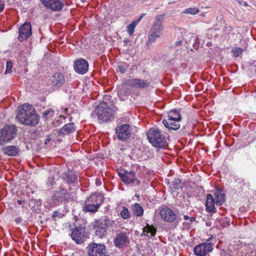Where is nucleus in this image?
I'll use <instances>...</instances> for the list:
<instances>
[{"instance_id": "nucleus-44", "label": "nucleus", "mask_w": 256, "mask_h": 256, "mask_svg": "<svg viewBox=\"0 0 256 256\" xmlns=\"http://www.w3.org/2000/svg\"><path fill=\"white\" fill-rule=\"evenodd\" d=\"M144 15H145L144 14L142 15H141L140 18H139V20L137 22H138L144 16Z\"/></svg>"}, {"instance_id": "nucleus-4", "label": "nucleus", "mask_w": 256, "mask_h": 256, "mask_svg": "<svg viewBox=\"0 0 256 256\" xmlns=\"http://www.w3.org/2000/svg\"><path fill=\"white\" fill-rule=\"evenodd\" d=\"M149 142L155 147L162 148L165 146L166 138L158 128H150L147 134Z\"/></svg>"}, {"instance_id": "nucleus-5", "label": "nucleus", "mask_w": 256, "mask_h": 256, "mask_svg": "<svg viewBox=\"0 0 256 256\" xmlns=\"http://www.w3.org/2000/svg\"><path fill=\"white\" fill-rule=\"evenodd\" d=\"M103 197L98 194H91L86 200L84 210L85 212H95L102 202Z\"/></svg>"}, {"instance_id": "nucleus-9", "label": "nucleus", "mask_w": 256, "mask_h": 256, "mask_svg": "<svg viewBox=\"0 0 256 256\" xmlns=\"http://www.w3.org/2000/svg\"><path fill=\"white\" fill-rule=\"evenodd\" d=\"M214 244L211 242H203L196 246L194 252L197 256H205L212 250Z\"/></svg>"}, {"instance_id": "nucleus-1", "label": "nucleus", "mask_w": 256, "mask_h": 256, "mask_svg": "<svg viewBox=\"0 0 256 256\" xmlns=\"http://www.w3.org/2000/svg\"><path fill=\"white\" fill-rule=\"evenodd\" d=\"M16 115L18 120L22 124L31 126L38 124V116L34 112V109L32 105L24 104L18 106Z\"/></svg>"}, {"instance_id": "nucleus-28", "label": "nucleus", "mask_w": 256, "mask_h": 256, "mask_svg": "<svg viewBox=\"0 0 256 256\" xmlns=\"http://www.w3.org/2000/svg\"><path fill=\"white\" fill-rule=\"evenodd\" d=\"M132 211L134 214L138 216H142L144 214L142 207L138 203H136L132 206Z\"/></svg>"}, {"instance_id": "nucleus-11", "label": "nucleus", "mask_w": 256, "mask_h": 256, "mask_svg": "<svg viewBox=\"0 0 256 256\" xmlns=\"http://www.w3.org/2000/svg\"><path fill=\"white\" fill-rule=\"evenodd\" d=\"M122 84L124 86H130L135 88H144L149 86V82L140 78H130L124 80Z\"/></svg>"}, {"instance_id": "nucleus-13", "label": "nucleus", "mask_w": 256, "mask_h": 256, "mask_svg": "<svg viewBox=\"0 0 256 256\" xmlns=\"http://www.w3.org/2000/svg\"><path fill=\"white\" fill-rule=\"evenodd\" d=\"M18 40L22 42L27 40L32 35V28L30 23L25 22L20 27Z\"/></svg>"}, {"instance_id": "nucleus-2", "label": "nucleus", "mask_w": 256, "mask_h": 256, "mask_svg": "<svg viewBox=\"0 0 256 256\" xmlns=\"http://www.w3.org/2000/svg\"><path fill=\"white\" fill-rule=\"evenodd\" d=\"M166 14L164 13L156 16L148 35V40L146 42L148 46L155 42L157 38L162 35L164 30L162 22Z\"/></svg>"}, {"instance_id": "nucleus-10", "label": "nucleus", "mask_w": 256, "mask_h": 256, "mask_svg": "<svg viewBox=\"0 0 256 256\" xmlns=\"http://www.w3.org/2000/svg\"><path fill=\"white\" fill-rule=\"evenodd\" d=\"M114 246L118 248L126 247L130 244V240L126 232L118 233L114 239Z\"/></svg>"}, {"instance_id": "nucleus-38", "label": "nucleus", "mask_w": 256, "mask_h": 256, "mask_svg": "<svg viewBox=\"0 0 256 256\" xmlns=\"http://www.w3.org/2000/svg\"><path fill=\"white\" fill-rule=\"evenodd\" d=\"M188 220L189 222L184 223V224H185L187 228L190 227L192 223L196 221V218L194 217H190Z\"/></svg>"}, {"instance_id": "nucleus-29", "label": "nucleus", "mask_w": 256, "mask_h": 256, "mask_svg": "<svg viewBox=\"0 0 256 256\" xmlns=\"http://www.w3.org/2000/svg\"><path fill=\"white\" fill-rule=\"evenodd\" d=\"M182 186V181L180 179H175L172 182L170 186V188L172 191H175L181 188Z\"/></svg>"}, {"instance_id": "nucleus-50", "label": "nucleus", "mask_w": 256, "mask_h": 256, "mask_svg": "<svg viewBox=\"0 0 256 256\" xmlns=\"http://www.w3.org/2000/svg\"><path fill=\"white\" fill-rule=\"evenodd\" d=\"M50 184L52 186V183L50 182Z\"/></svg>"}, {"instance_id": "nucleus-49", "label": "nucleus", "mask_w": 256, "mask_h": 256, "mask_svg": "<svg viewBox=\"0 0 256 256\" xmlns=\"http://www.w3.org/2000/svg\"><path fill=\"white\" fill-rule=\"evenodd\" d=\"M56 213V212H54V214H53V216H55V214Z\"/></svg>"}, {"instance_id": "nucleus-8", "label": "nucleus", "mask_w": 256, "mask_h": 256, "mask_svg": "<svg viewBox=\"0 0 256 256\" xmlns=\"http://www.w3.org/2000/svg\"><path fill=\"white\" fill-rule=\"evenodd\" d=\"M118 174L126 184H131L133 186H136L139 184V180L136 177L135 172L132 171L128 172L120 170L118 172Z\"/></svg>"}, {"instance_id": "nucleus-21", "label": "nucleus", "mask_w": 256, "mask_h": 256, "mask_svg": "<svg viewBox=\"0 0 256 256\" xmlns=\"http://www.w3.org/2000/svg\"><path fill=\"white\" fill-rule=\"evenodd\" d=\"M84 231L82 229L76 228L72 232V238L77 244H80L82 242V238L84 236Z\"/></svg>"}, {"instance_id": "nucleus-19", "label": "nucleus", "mask_w": 256, "mask_h": 256, "mask_svg": "<svg viewBox=\"0 0 256 256\" xmlns=\"http://www.w3.org/2000/svg\"><path fill=\"white\" fill-rule=\"evenodd\" d=\"M2 150L4 154L8 156H16L20 151L19 148L15 146H4Z\"/></svg>"}, {"instance_id": "nucleus-26", "label": "nucleus", "mask_w": 256, "mask_h": 256, "mask_svg": "<svg viewBox=\"0 0 256 256\" xmlns=\"http://www.w3.org/2000/svg\"><path fill=\"white\" fill-rule=\"evenodd\" d=\"M64 178L68 183L74 182L77 180V174L73 171L68 170L65 174Z\"/></svg>"}, {"instance_id": "nucleus-20", "label": "nucleus", "mask_w": 256, "mask_h": 256, "mask_svg": "<svg viewBox=\"0 0 256 256\" xmlns=\"http://www.w3.org/2000/svg\"><path fill=\"white\" fill-rule=\"evenodd\" d=\"M215 204L216 201H214L213 196L211 194H208L206 204V211L210 212H216Z\"/></svg>"}, {"instance_id": "nucleus-42", "label": "nucleus", "mask_w": 256, "mask_h": 256, "mask_svg": "<svg viewBox=\"0 0 256 256\" xmlns=\"http://www.w3.org/2000/svg\"><path fill=\"white\" fill-rule=\"evenodd\" d=\"M190 217H189L188 215H185L184 216V218L185 220H188Z\"/></svg>"}, {"instance_id": "nucleus-33", "label": "nucleus", "mask_w": 256, "mask_h": 256, "mask_svg": "<svg viewBox=\"0 0 256 256\" xmlns=\"http://www.w3.org/2000/svg\"><path fill=\"white\" fill-rule=\"evenodd\" d=\"M106 232V231L105 230L104 228H102L99 226H98L96 230V236L101 237L102 236L105 235Z\"/></svg>"}, {"instance_id": "nucleus-39", "label": "nucleus", "mask_w": 256, "mask_h": 256, "mask_svg": "<svg viewBox=\"0 0 256 256\" xmlns=\"http://www.w3.org/2000/svg\"><path fill=\"white\" fill-rule=\"evenodd\" d=\"M118 70L122 73H124L126 72L128 67L125 66L124 65H120L118 66Z\"/></svg>"}, {"instance_id": "nucleus-22", "label": "nucleus", "mask_w": 256, "mask_h": 256, "mask_svg": "<svg viewBox=\"0 0 256 256\" xmlns=\"http://www.w3.org/2000/svg\"><path fill=\"white\" fill-rule=\"evenodd\" d=\"M162 124L168 128L173 130H177L180 128V123L178 122L170 120V119H164Z\"/></svg>"}, {"instance_id": "nucleus-36", "label": "nucleus", "mask_w": 256, "mask_h": 256, "mask_svg": "<svg viewBox=\"0 0 256 256\" xmlns=\"http://www.w3.org/2000/svg\"><path fill=\"white\" fill-rule=\"evenodd\" d=\"M12 62H7L6 64V70L5 73H10L11 72L12 68Z\"/></svg>"}, {"instance_id": "nucleus-23", "label": "nucleus", "mask_w": 256, "mask_h": 256, "mask_svg": "<svg viewBox=\"0 0 256 256\" xmlns=\"http://www.w3.org/2000/svg\"><path fill=\"white\" fill-rule=\"evenodd\" d=\"M75 131V126L74 123H69L66 124L62 128L59 130L58 132L60 135L68 134Z\"/></svg>"}, {"instance_id": "nucleus-31", "label": "nucleus", "mask_w": 256, "mask_h": 256, "mask_svg": "<svg viewBox=\"0 0 256 256\" xmlns=\"http://www.w3.org/2000/svg\"><path fill=\"white\" fill-rule=\"evenodd\" d=\"M138 22L134 21L127 26V31L130 36H132L134 34L135 28Z\"/></svg>"}, {"instance_id": "nucleus-46", "label": "nucleus", "mask_w": 256, "mask_h": 256, "mask_svg": "<svg viewBox=\"0 0 256 256\" xmlns=\"http://www.w3.org/2000/svg\"><path fill=\"white\" fill-rule=\"evenodd\" d=\"M244 5L245 6H248V4H247V3H246V2H244Z\"/></svg>"}, {"instance_id": "nucleus-7", "label": "nucleus", "mask_w": 256, "mask_h": 256, "mask_svg": "<svg viewBox=\"0 0 256 256\" xmlns=\"http://www.w3.org/2000/svg\"><path fill=\"white\" fill-rule=\"evenodd\" d=\"M88 256H108L104 244L92 243L87 246Z\"/></svg>"}, {"instance_id": "nucleus-16", "label": "nucleus", "mask_w": 256, "mask_h": 256, "mask_svg": "<svg viewBox=\"0 0 256 256\" xmlns=\"http://www.w3.org/2000/svg\"><path fill=\"white\" fill-rule=\"evenodd\" d=\"M160 214L162 218L166 222H172L176 218L174 212L168 207L162 208L160 211Z\"/></svg>"}, {"instance_id": "nucleus-43", "label": "nucleus", "mask_w": 256, "mask_h": 256, "mask_svg": "<svg viewBox=\"0 0 256 256\" xmlns=\"http://www.w3.org/2000/svg\"><path fill=\"white\" fill-rule=\"evenodd\" d=\"M50 140V138H47L45 140V144H46Z\"/></svg>"}, {"instance_id": "nucleus-40", "label": "nucleus", "mask_w": 256, "mask_h": 256, "mask_svg": "<svg viewBox=\"0 0 256 256\" xmlns=\"http://www.w3.org/2000/svg\"><path fill=\"white\" fill-rule=\"evenodd\" d=\"M15 221L18 224L22 222V219L20 218H18L16 219Z\"/></svg>"}, {"instance_id": "nucleus-6", "label": "nucleus", "mask_w": 256, "mask_h": 256, "mask_svg": "<svg viewBox=\"0 0 256 256\" xmlns=\"http://www.w3.org/2000/svg\"><path fill=\"white\" fill-rule=\"evenodd\" d=\"M16 132L15 126H6L1 130L0 132V146L13 140Z\"/></svg>"}, {"instance_id": "nucleus-30", "label": "nucleus", "mask_w": 256, "mask_h": 256, "mask_svg": "<svg viewBox=\"0 0 256 256\" xmlns=\"http://www.w3.org/2000/svg\"><path fill=\"white\" fill-rule=\"evenodd\" d=\"M144 232L150 233L152 236H154L156 232V229L154 226L148 224L144 228Z\"/></svg>"}, {"instance_id": "nucleus-41", "label": "nucleus", "mask_w": 256, "mask_h": 256, "mask_svg": "<svg viewBox=\"0 0 256 256\" xmlns=\"http://www.w3.org/2000/svg\"><path fill=\"white\" fill-rule=\"evenodd\" d=\"M4 8V5L0 2V12H2Z\"/></svg>"}, {"instance_id": "nucleus-25", "label": "nucleus", "mask_w": 256, "mask_h": 256, "mask_svg": "<svg viewBox=\"0 0 256 256\" xmlns=\"http://www.w3.org/2000/svg\"><path fill=\"white\" fill-rule=\"evenodd\" d=\"M216 204L221 206L225 201V196L220 190H216L214 192Z\"/></svg>"}, {"instance_id": "nucleus-48", "label": "nucleus", "mask_w": 256, "mask_h": 256, "mask_svg": "<svg viewBox=\"0 0 256 256\" xmlns=\"http://www.w3.org/2000/svg\"><path fill=\"white\" fill-rule=\"evenodd\" d=\"M18 202L19 204H21L22 202H21V201L20 200H18Z\"/></svg>"}, {"instance_id": "nucleus-15", "label": "nucleus", "mask_w": 256, "mask_h": 256, "mask_svg": "<svg viewBox=\"0 0 256 256\" xmlns=\"http://www.w3.org/2000/svg\"><path fill=\"white\" fill-rule=\"evenodd\" d=\"M42 4L47 8L53 11H59L64 6L60 0H40Z\"/></svg>"}, {"instance_id": "nucleus-34", "label": "nucleus", "mask_w": 256, "mask_h": 256, "mask_svg": "<svg viewBox=\"0 0 256 256\" xmlns=\"http://www.w3.org/2000/svg\"><path fill=\"white\" fill-rule=\"evenodd\" d=\"M120 216L122 218L126 219L130 216V213L126 208H124L120 212Z\"/></svg>"}, {"instance_id": "nucleus-24", "label": "nucleus", "mask_w": 256, "mask_h": 256, "mask_svg": "<svg viewBox=\"0 0 256 256\" xmlns=\"http://www.w3.org/2000/svg\"><path fill=\"white\" fill-rule=\"evenodd\" d=\"M164 119H170V120L180 122L182 120V116L179 112L176 110H172L168 113V117H166Z\"/></svg>"}, {"instance_id": "nucleus-18", "label": "nucleus", "mask_w": 256, "mask_h": 256, "mask_svg": "<svg viewBox=\"0 0 256 256\" xmlns=\"http://www.w3.org/2000/svg\"><path fill=\"white\" fill-rule=\"evenodd\" d=\"M51 84L53 86L59 87L64 83V75L60 72L55 73L50 78Z\"/></svg>"}, {"instance_id": "nucleus-32", "label": "nucleus", "mask_w": 256, "mask_h": 256, "mask_svg": "<svg viewBox=\"0 0 256 256\" xmlns=\"http://www.w3.org/2000/svg\"><path fill=\"white\" fill-rule=\"evenodd\" d=\"M199 12V10L196 8H190L186 9L183 13L194 15L198 13Z\"/></svg>"}, {"instance_id": "nucleus-35", "label": "nucleus", "mask_w": 256, "mask_h": 256, "mask_svg": "<svg viewBox=\"0 0 256 256\" xmlns=\"http://www.w3.org/2000/svg\"><path fill=\"white\" fill-rule=\"evenodd\" d=\"M243 50L240 48H236L232 50V52L235 56L238 57L242 54Z\"/></svg>"}, {"instance_id": "nucleus-27", "label": "nucleus", "mask_w": 256, "mask_h": 256, "mask_svg": "<svg viewBox=\"0 0 256 256\" xmlns=\"http://www.w3.org/2000/svg\"><path fill=\"white\" fill-rule=\"evenodd\" d=\"M114 224V221L110 219L104 218L100 220L98 226L102 228H104L105 230L106 231L108 228L110 226H112Z\"/></svg>"}, {"instance_id": "nucleus-17", "label": "nucleus", "mask_w": 256, "mask_h": 256, "mask_svg": "<svg viewBox=\"0 0 256 256\" xmlns=\"http://www.w3.org/2000/svg\"><path fill=\"white\" fill-rule=\"evenodd\" d=\"M88 62L84 59L76 61L74 66L75 70L80 74H85L88 71Z\"/></svg>"}, {"instance_id": "nucleus-12", "label": "nucleus", "mask_w": 256, "mask_h": 256, "mask_svg": "<svg viewBox=\"0 0 256 256\" xmlns=\"http://www.w3.org/2000/svg\"><path fill=\"white\" fill-rule=\"evenodd\" d=\"M131 131L129 125L124 124L116 128V134L119 140H124L130 138Z\"/></svg>"}, {"instance_id": "nucleus-14", "label": "nucleus", "mask_w": 256, "mask_h": 256, "mask_svg": "<svg viewBox=\"0 0 256 256\" xmlns=\"http://www.w3.org/2000/svg\"><path fill=\"white\" fill-rule=\"evenodd\" d=\"M72 198L70 194L66 190L60 189L54 193L52 196V200L54 202L57 204L64 200L70 199Z\"/></svg>"}, {"instance_id": "nucleus-45", "label": "nucleus", "mask_w": 256, "mask_h": 256, "mask_svg": "<svg viewBox=\"0 0 256 256\" xmlns=\"http://www.w3.org/2000/svg\"><path fill=\"white\" fill-rule=\"evenodd\" d=\"M238 2L239 3V4H240V5H242V2H241L240 0H238Z\"/></svg>"}, {"instance_id": "nucleus-37", "label": "nucleus", "mask_w": 256, "mask_h": 256, "mask_svg": "<svg viewBox=\"0 0 256 256\" xmlns=\"http://www.w3.org/2000/svg\"><path fill=\"white\" fill-rule=\"evenodd\" d=\"M48 115H50V116H54V111L52 110H46L42 114L44 118H46Z\"/></svg>"}, {"instance_id": "nucleus-47", "label": "nucleus", "mask_w": 256, "mask_h": 256, "mask_svg": "<svg viewBox=\"0 0 256 256\" xmlns=\"http://www.w3.org/2000/svg\"><path fill=\"white\" fill-rule=\"evenodd\" d=\"M100 180H98V181H97V180L96 181V184H100Z\"/></svg>"}, {"instance_id": "nucleus-3", "label": "nucleus", "mask_w": 256, "mask_h": 256, "mask_svg": "<svg viewBox=\"0 0 256 256\" xmlns=\"http://www.w3.org/2000/svg\"><path fill=\"white\" fill-rule=\"evenodd\" d=\"M115 112V108L110 107L104 102L100 104L96 110V116L102 122L111 121L114 118Z\"/></svg>"}]
</instances>
